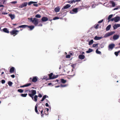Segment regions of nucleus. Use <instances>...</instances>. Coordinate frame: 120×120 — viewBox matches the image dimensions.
I'll list each match as a JSON object with an SVG mask.
<instances>
[{"instance_id":"nucleus-1","label":"nucleus","mask_w":120,"mask_h":120,"mask_svg":"<svg viewBox=\"0 0 120 120\" xmlns=\"http://www.w3.org/2000/svg\"><path fill=\"white\" fill-rule=\"evenodd\" d=\"M28 91L30 93H31V94L29 93L28 95L30 97L32 98V99H33L34 98L33 96H34V95H35L36 93V90H25V93H26Z\"/></svg>"},{"instance_id":"nucleus-2","label":"nucleus","mask_w":120,"mask_h":120,"mask_svg":"<svg viewBox=\"0 0 120 120\" xmlns=\"http://www.w3.org/2000/svg\"><path fill=\"white\" fill-rule=\"evenodd\" d=\"M28 19L30 20V21L35 26H37L38 23V19L36 18H34L33 19V18H28Z\"/></svg>"},{"instance_id":"nucleus-3","label":"nucleus","mask_w":120,"mask_h":120,"mask_svg":"<svg viewBox=\"0 0 120 120\" xmlns=\"http://www.w3.org/2000/svg\"><path fill=\"white\" fill-rule=\"evenodd\" d=\"M19 31V30H16L13 29L10 32V33L11 35H13V36H15L18 34Z\"/></svg>"},{"instance_id":"nucleus-4","label":"nucleus","mask_w":120,"mask_h":120,"mask_svg":"<svg viewBox=\"0 0 120 120\" xmlns=\"http://www.w3.org/2000/svg\"><path fill=\"white\" fill-rule=\"evenodd\" d=\"M53 75L52 73H50L49 75V79H52L57 78L58 77V75Z\"/></svg>"},{"instance_id":"nucleus-5","label":"nucleus","mask_w":120,"mask_h":120,"mask_svg":"<svg viewBox=\"0 0 120 120\" xmlns=\"http://www.w3.org/2000/svg\"><path fill=\"white\" fill-rule=\"evenodd\" d=\"M115 32L114 31L109 32L105 34V35L104 36V37L105 38L107 37L112 35Z\"/></svg>"},{"instance_id":"nucleus-6","label":"nucleus","mask_w":120,"mask_h":120,"mask_svg":"<svg viewBox=\"0 0 120 120\" xmlns=\"http://www.w3.org/2000/svg\"><path fill=\"white\" fill-rule=\"evenodd\" d=\"M30 81H32L33 82H35L38 81V79L37 77L35 76L33 77V78H30Z\"/></svg>"},{"instance_id":"nucleus-7","label":"nucleus","mask_w":120,"mask_h":120,"mask_svg":"<svg viewBox=\"0 0 120 120\" xmlns=\"http://www.w3.org/2000/svg\"><path fill=\"white\" fill-rule=\"evenodd\" d=\"M27 2H25L24 3L22 4L21 5L19 6V8H22L24 7H26L27 5Z\"/></svg>"},{"instance_id":"nucleus-8","label":"nucleus","mask_w":120,"mask_h":120,"mask_svg":"<svg viewBox=\"0 0 120 120\" xmlns=\"http://www.w3.org/2000/svg\"><path fill=\"white\" fill-rule=\"evenodd\" d=\"M120 27V24H115L113 26V27L114 30L116 29L117 28Z\"/></svg>"},{"instance_id":"nucleus-9","label":"nucleus","mask_w":120,"mask_h":120,"mask_svg":"<svg viewBox=\"0 0 120 120\" xmlns=\"http://www.w3.org/2000/svg\"><path fill=\"white\" fill-rule=\"evenodd\" d=\"M41 20L43 22H45L48 20V19L47 17H43L41 19Z\"/></svg>"},{"instance_id":"nucleus-10","label":"nucleus","mask_w":120,"mask_h":120,"mask_svg":"<svg viewBox=\"0 0 120 120\" xmlns=\"http://www.w3.org/2000/svg\"><path fill=\"white\" fill-rule=\"evenodd\" d=\"M73 12H74L75 13H76L78 12V8H76L73 9H72V11H70V13L72 14L73 13Z\"/></svg>"},{"instance_id":"nucleus-11","label":"nucleus","mask_w":120,"mask_h":120,"mask_svg":"<svg viewBox=\"0 0 120 120\" xmlns=\"http://www.w3.org/2000/svg\"><path fill=\"white\" fill-rule=\"evenodd\" d=\"M120 19V17L116 16L114 17V22H117L119 21Z\"/></svg>"},{"instance_id":"nucleus-12","label":"nucleus","mask_w":120,"mask_h":120,"mask_svg":"<svg viewBox=\"0 0 120 120\" xmlns=\"http://www.w3.org/2000/svg\"><path fill=\"white\" fill-rule=\"evenodd\" d=\"M1 30V31L3 30L4 32L7 33H9L10 32L9 31L7 28H4L3 30Z\"/></svg>"},{"instance_id":"nucleus-13","label":"nucleus","mask_w":120,"mask_h":120,"mask_svg":"<svg viewBox=\"0 0 120 120\" xmlns=\"http://www.w3.org/2000/svg\"><path fill=\"white\" fill-rule=\"evenodd\" d=\"M103 37H98L97 36H95L94 38V39L95 40H99L102 38Z\"/></svg>"},{"instance_id":"nucleus-14","label":"nucleus","mask_w":120,"mask_h":120,"mask_svg":"<svg viewBox=\"0 0 120 120\" xmlns=\"http://www.w3.org/2000/svg\"><path fill=\"white\" fill-rule=\"evenodd\" d=\"M71 6V5L70 4H67L65 6H64V7L62 8V9H67L68 8L70 7Z\"/></svg>"},{"instance_id":"nucleus-15","label":"nucleus","mask_w":120,"mask_h":120,"mask_svg":"<svg viewBox=\"0 0 120 120\" xmlns=\"http://www.w3.org/2000/svg\"><path fill=\"white\" fill-rule=\"evenodd\" d=\"M85 57V56L82 55H79L78 56L79 58L81 60L84 59Z\"/></svg>"},{"instance_id":"nucleus-16","label":"nucleus","mask_w":120,"mask_h":120,"mask_svg":"<svg viewBox=\"0 0 120 120\" xmlns=\"http://www.w3.org/2000/svg\"><path fill=\"white\" fill-rule=\"evenodd\" d=\"M115 45L113 44H111L109 45V49H112L115 47Z\"/></svg>"},{"instance_id":"nucleus-17","label":"nucleus","mask_w":120,"mask_h":120,"mask_svg":"<svg viewBox=\"0 0 120 120\" xmlns=\"http://www.w3.org/2000/svg\"><path fill=\"white\" fill-rule=\"evenodd\" d=\"M119 36L117 35H115L113 37V39L114 40H116L119 38Z\"/></svg>"},{"instance_id":"nucleus-18","label":"nucleus","mask_w":120,"mask_h":120,"mask_svg":"<svg viewBox=\"0 0 120 120\" xmlns=\"http://www.w3.org/2000/svg\"><path fill=\"white\" fill-rule=\"evenodd\" d=\"M60 9V7H57L55 8L54 10L56 12H57L59 11Z\"/></svg>"},{"instance_id":"nucleus-19","label":"nucleus","mask_w":120,"mask_h":120,"mask_svg":"<svg viewBox=\"0 0 120 120\" xmlns=\"http://www.w3.org/2000/svg\"><path fill=\"white\" fill-rule=\"evenodd\" d=\"M31 85V83H28L22 86H20L21 87H25Z\"/></svg>"},{"instance_id":"nucleus-20","label":"nucleus","mask_w":120,"mask_h":120,"mask_svg":"<svg viewBox=\"0 0 120 120\" xmlns=\"http://www.w3.org/2000/svg\"><path fill=\"white\" fill-rule=\"evenodd\" d=\"M30 28V30H33L34 28V26H28L27 25V27Z\"/></svg>"},{"instance_id":"nucleus-21","label":"nucleus","mask_w":120,"mask_h":120,"mask_svg":"<svg viewBox=\"0 0 120 120\" xmlns=\"http://www.w3.org/2000/svg\"><path fill=\"white\" fill-rule=\"evenodd\" d=\"M9 16L10 17L11 19L12 20L15 18V16L14 15L12 14H9Z\"/></svg>"},{"instance_id":"nucleus-22","label":"nucleus","mask_w":120,"mask_h":120,"mask_svg":"<svg viewBox=\"0 0 120 120\" xmlns=\"http://www.w3.org/2000/svg\"><path fill=\"white\" fill-rule=\"evenodd\" d=\"M27 25H23L21 26H19L17 27V28H25L27 27Z\"/></svg>"},{"instance_id":"nucleus-23","label":"nucleus","mask_w":120,"mask_h":120,"mask_svg":"<svg viewBox=\"0 0 120 120\" xmlns=\"http://www.w3.org/2000/svg\"><path fill=\"white\" fill-rule=\"evenodd\" d=\"M15 68L14 67H12L10 69V72L12 73H13L14 71Z\"/></svg>"},{"instance_id":"nucleus-24","label":"nucleus","mask_w":120,"mask_h":120,"mask_svg":"<svg viewBox=\"0 0 120 120\" xmlns=\"http://www.w3.org/2000/svg\"><path fill=\"white\" fill-rule=\"evenodd\" d=\"M111 25H108L106 28V31H108L111 28Z\"/></svg>"},{"instance_id":"nucleus-25","label":"nucleus","mask_w":120,"mask_h":120,"mask_svg":"<svg viewBox=\"0 0 120 120\" xmlns=\"http://www.w3.org/2000/svg\"><path fill=\"white\" fill-rule=\"evenodd\" d=\"M38 97V96L37 95H35L34 98L32 99L35 101H36L37 100V98Z\"/></svg>"},{"instance_id":"nucleus-26","label":"nucleus","mask_w":120,"mask_h":120,"mask_svg":"<svg viewBox=\"0 0 120 120\" xmlns=\"http://www.w3.org/2000/svg\"><path fill=\"white\" fill-rule=\"evenodd\" d=\"M93 51V50L90 48H89L88 50L86 51V52L87 53H89Z\"/></svg>"},{"instance_id":"nucleus-27","label":"nucleus","mask_w":120,"mask_h":120,"mask_svg":"<svg viewBox=\"0 0 120 120\" xmlns=\"http://www.w3.org/2000/svg\"><path fill=\"white\" fill-rule=\"evenodd\" d=\"M37 3V2H33L32 1H30L29 2L28 4V5H30L31 4H35V3Z\"/></svg>"},{"instance_id":"nucleus-28","label":"nucleus","mask_w":120,"mask_h":120,"mask_svg":"<svg viewBox=\"0 0 120 120\" xmlns=\"http://www.w3.org/2000/svg\"><path fill=\"white\" fill-rule=\"evenodd\" d=\"M60 81L61 82L63 83H65L67 82L66 80H64V79H61Z\"/></svg>"},{"instance_id":"nucleus-29","label":"nucleus","mask_w":120,"mask_h":120,"mask_svg":"<svg viewBox=\"0 0 120 120\" xmlns=\"http://www.w3.org/2000/svg\"><path fill=\"white\" fill-rule=\"evenodd\" d=\"M119 53L120 54V50L118 51L117 52H114L116 56H118Z\"/></svg>"},{"instance_id":"nucleus-30","label":"nucleus","mask_w":120,"mask_h":120,"mask_svg":"<svg viewBox=\"0 0 120 120\" xmlns=\"http://www.w3.org/2000/svg\"><path fill=\"white\" fill-rule=\"evenodd\" d=\"M47 96L46 95H45L43 96L41 100V101H43L46 98Z\"/></svg>"},{"instance_id":"nucleus-31","label":"nucleus","mask_w":120,"mask_h":120,"mask_svg":"<svg viewBox=\"0 0 120 120\" xmlns=\"http://www.w3.org/2000/svg\"><path fill=\"white\" fill-rule=\"evenodd\" d=\"M93 40H91L89 42V45H92L93 43Z\"/></svg>"},{"instance_id":"nucleus-32","label":"nucleus","mask_w":120,"mask_h":120,"mask_svg":"<svg viewBox=\"0 0 120 120\" xmlns=\"http://www.w3.org/2000/svg\"><path fill=\"white\" fill-rule=\"evenodd\" d=\"M27 95V94H22L21 95V96L23 97H26Z\"/></svg>"},{"instance_id":"nucleus-33","label":"nucleus","mask_w":120,"mask_h":120,"mask_svg":"<svg viewBox=\"0 0 120 120\" xmlns=\"http://www.w3.org/2000/svg\"><path fill=\"white\" fill-rule=\"evenodd\" d=\"M8 84L9 86H11L13 84V83L10 81H9L8 82Z\"/></svg>"},{"instance_id":"nucleus-34","label":"nucleus","mask_w":120,"mask_h":120,"mask_svg":"<svg viewBox=\"0 0 120 120\" xmlns=\"http://www.w3.org/2000/svg\"><path fill=\"white\" fill-rule=\"evenodd\" d=\"M96 53L98 54H100L101 53V52L100 51H99L98 50V49H97L96 51Z\"/></svg>"},{"instance_id":"nucleus-35","label":"nucleus","mask_w":120,"mask_h":120,"mask_svg":"<svg viewBox=\"0 0 120 120\" xmlns=\"http://www.w3.org/2000/svg\"><path fill=\"white\" fill-rule=\"evenodd\" d=\"M23 90H22V89H19L18 90V92L20 93H22L23 92Z\"/></svg>"},{"instance_id":"nucleus-36","label":"nucleus","mask_w":120,"mask_h":120,"mask_svg":"<svg viewBox=\"0 0 120 120\" xmlns=\"http://www.w3.org/2000/svg\"><path fill=\"white\" fill-rule=\"evenodd\" d=\"M111 3L112 4V6L113 7H114L115 6V3L113 1H111Z\"/></svg>"},{"instance_id":"nucleus-37","label":"nucleus","mask_w":120,"mask_h":120,"mask_svg":"<svg viewBox=\"0 0 120 120\" xmlns=\"http://www.w3.org/2000/svg\"><path fill=\"white\" fill-rule=\"evenodd\" d=\"M98 44H94L93 45V47H98Z\"/></svg>"},{"instance_id":"nucleus-38","label":"nucleus","mask_w":120,"mask_h":120,"mask_svg":"<svg viewBox=\"0 0 120 120\" xmlns=\"http://www.w3.org/2000/svg\"><path fill=\"white\" fill-rule=\"evenodd\" d=\"M35 17L37 18H41V16L40 15L38 14L35 15Z\"/></svg>"},{"instance_id":"nucleus-39","label":"nucleus","mask_w":120,"mask_h":120,"mask_svg":"<svg viewBox=\"0 0 120 120\" xmlns=\"http://www.w3.org/2000/svg\"><path fill=\"white\" fill-rule=\"evenodd\" d=\"M112 14L110 15H109L108 18V20H110L112 18Z\"/></svg>"},{"instance_id":"nucleus-40","label":"nucleus","mask_w":120,"mask_h":120,"mask_svg":"<svg viewBox=\"0 0 120 120\" xmlns=\"http://www.w3.org/2000/svg\"><path fill=\"white\" fill-rule=\"evenodd\" d=\"M99 26V25L98 24H97L96 25H95V28L96 29H98V27Z\"/></svg>"},{"instance_id":"nucleus-41","label":"nucleus","mask_w":120,"mask_h":120,"mask_svg":"<svg viewBox=\"0 0 120 120\" xmlns=\"http://www.w3.org/2000/svg\"><path fill=\"white\" fill-rule=\"evenodd\" d=\"M59 19V18L58 17H54L53 19L54 20H56V19Z\"/></svg>"},{"instance_id":"nucleus-42","label":"nucleus","mask_w":120,"mask_h":120,"mask_svg":"<svg viewBox=\"0 0 120 120\" xmlns=\"http://www.w3.org/2000/svg\"><path fill=\"white\" fill-rule=\"evenodd\" d=\"M66 57L67 58H69L71 56L70 55H66Z\"/></svg>"},{"instance_id":"nucleus-43","label":"nucleus","mask_w":120,"mask_h":120,"mask_svg":"<svg viewBox=\"0 0 120 120\" xmlns=\"http://www.w3.org/2000/svg\"><path fill=\"white\" fill-rule=\"evenodd\" d=\"M37 108H38V105H36L35 106V111L36 110H37Z\"/></svg>"},{"instance_id":"nucleus-44","label":"nucleus","mask_w":120,"mask_h":120,"mask_svg":"<svg viewBox=\"0 0 120 120\" xmlns=\"http://www.w3.org/2000/svg\"><path fill=\"white\" fill-rule=\"evenodd\" d=\"M1 82L2 84H4L5 82V81L4 80H2Z\"/></svg>"},{"instance_id":"nucleus-45","label":"nucleus","mask_w":120,"mask_h":120,"mask_svg":"<svg viewBox=\"0 0 120 120\" xmlns=\"http://www.w3.org/2000/svg\"><path fill=\"white\" fill-rule=\"evenodd\" d=\"M17 2L16 1H14L11 2V3L13 4H15L17 3Z\"/></svg>"},{"instance_id":"nucleus-46","label":"nucleus","mask_w":120,"mask_h":120,"mask_svg":"<svg viewBox=\"0 0 120 120\" xmlns=\"http://www.w3.org/2000/svg\"><path fill=\"white\" fill-rule=\"evenodd\" d=\"M103 19H102L101 20L99 21L98 22V23H101L103 22Z\"/></svg>"},{"instance_id":"nucleus-47","label":"nucleus","mask_w":120,"mask_h":120,"mask_svg":"<svg viewBox=\"0 0 120 120\" xmlns=\"http://www.w3.org/2000/svg\"><path fill=\"white\" fill-rule=\"evenodd\" d=\"M38 97L40 98H41L42 97V95L40 94H38Z\"/></svg>"},{"instance_id":"nucleus-48","label":"nucleus","mask_w":120,"mask_h":120,"mask_svg":"<svg viewBox=\"0 0 120 120\" xmlns=\"http://www.w3.org/2000/svg\"><path fill=\"white\" fill-rule=\"evenodd\" d=\"M11 76L12 77V78H14L15 77V76L14 75H11Z\"/></svg>"},{"instance_id":"nucleus-49","label":"nucleus","mask_w":120,"mask_h":120,"mask_svg":"<svg viewBox=\"0 0 120 120\" xmlns=\"http://www.w3.org/2000/svg\"><path fill=\"white\" fill-rule=\"evenodd\" d=\"M119 8L118 7H117L116 8H114L113 9V10H117Z\"/></svg>"},{"instance_id":"nucleus-50","label":"nucleus","mask_w":120,"mask_h":120,"mask_svg":"<svg viewBox=\"0 0 120 120\" xmlns=\"http://www.w3.org/2000/svg\"><path fill=\"white\" fill-rule=\"evenodd\" d=\"M42 109L41 107H40V108H39L38 109V110L40 111H41V110H42Z\"/></svg>"},{"instance_id":"nucleus-51","label":"nucleus","mask_w":120,"mask_h":120,"mask_svg":"<svg viewBox=\"0 0 120 120\" xmlns=\"http://www.w3.org/2000/svg\"><path fill=\"white\" fill-rule=\"evenodd\" d=\"M2 14L3 15H7L8 14V13H4L3 12L2 13Z\"/></svg>"},{"instance_id":"nucleus-52","label":"nucleus","mask_w":120,"mask_h":120,"mask_svg":"<svg viewBox=\"0 0 120 120\" xmlns=\"http://www.w3.org/2000/svg\"><path fill=\"white\" fill-rule=\"evenodd\" d=\"M4 7V6L3 5H0V7ZM3 8H1L0 9V11L1 10V9H3Z\"/></svg>"},{"instance_id":"nucleus-53","label":"nucleus","mask_w":120,"mask_h":120,"mask_svg":"<svg viewBox=\"0 0 120 120\" xmlns=\"http://www.w3.org/2000/svg\"><path fill=\"white\" fill-rule=\"evenodd\" d=\"M40 112H41V116H42L43 115V114H42V112H43V110L42 109V110H41V111Z\"/></svg>"},{"instance_id":"nucleus-54","label":"nucleus","mask_w":120,"mask_h":120,"mask_svg":"<svg viewBox=\"0 0 120 120\" xmlns=\"http://www.w3.org/2000/svg\"><path fill=\"white\" fill-rule=\"evenodd\" d=\"M61 85V86L62 87H65L67 86V85Z\"/></svg>"},{"instance_id":"nucleus-55","label":"nucleus","mask_w":120,"mask_h":120,"mask_svg":"<svg viewBox=\"0 0 120 120\" xmlns=\"http://www.w3.org/2000/svg\"><path fill=\"white\" fill-rule=\"evenodd\" d=\"M35 112H36L38 114H39V112L38 111V110H35Z\"/></svg>"},{"instance_id":"nucleus-56","label":"nucleus","mask_w":120,"mask_h":120,"mask_svg":"<svg viewBox=\"0 0 120 120\" xmlns=\"http://www.w3.org/2000/svg\"><path fill=\"white\" fill-rule=\"evenodd\" d=\"M45 106L47 107H48L49 106L48 104L47 103H46L45 104Z\"/></svg>"},{"instance_id":"nucleus-57","label":"nucleus","mask_w":120,"mask_h":120,"mask_svg":"<svg viewBox=\"0 0 120 120\" xmlns=\"http://www.w3.org/2000/svg\"><path fill=\"white\" fill-rule=\"evenodd\" d=\"M69 1L68 2V3H69L71 4V3H72V0L70 1Z\"/></svg>"},{"instance_id":"nucleus-58","label":"nucleus","mask_w":120,"mask_h":120,"mask_svg":"<svg viewBox=\"0 0 120 120\" xmlns=\"http://www.w3.org/2000/svg\"><path fill=\"white\" fill-rule=\"evenodd\" d=\"M111 20L112 21H114V17Z\"/></svg>"},{"instance_id":"nucleus-59","label":"nucleus","mask_w":120,"mask_h":120,"mask_svg":"<svg viewBox=\"0 0 120 120\" xmlns=\"http://www.w3.org/2000/svg\"><path fill=\"white\" fill-rule=\"evenodd\" d=\"M33 5L34 6H35L36 7H37L38 6V4H33Z\"/></svg>"},{"instance_id":"nucleus-60","label":"nucleus","mask_w":120,"mask_h":120,"mask_svg":"<svg viewBox=\"0 0 120 120\" xmlns=\"http://www.w3.org/2000/svg\"><path fill=\"white\" fill-rule=\"evenodd\" d=\"M76 0V2H79L80 1H81V0Z\"/></svg>"},{"instance_id":"nucleus-61","label":"nucleus","mask_w":120,"mask_h":120,"mask_svg":"<svg viewBox=\"0 0 120 120\" xmlns=\"http://www.w3.org/2000/svg\"><path fill=\"white\" fill-rule=\"evenodd\" d=\"M44 113L46 115H47L48 114H47L46 113V111H44Z\"/></svg>"},{"instance_id":"nucleus-62","label":"nucleus","mask_w":120,"mask_h":120,"mask_svg":"<svg viewBox=\"0 0 120 120\" xmlns=\"http://www.w3.org/2000/svg\"><path fill=\"white\" fill-rule=\"evenodd\" d=\"M72 3H73V2H74V3H75L76 2V0H72Z\"/></svg>"},{"instance_id":"nucleus-63","label":"nucleus","mask_w":120,"mask_h":120,"mask_svg":"<svg viewBox=\"0 0 120 120\" xmlns=\"http://www.w3.org/2000/svg\"><path fill=\"white\" fill-rule=\"evenodd\" d=\"M71 66L73 67L74 68V65L72 64V65H71Z\"/></svg>"},{"instance_id":"nucleus-64","label":"nucleus","mask_w":120,"mask_h":120,"mask_svg":"<svg viewBox=\"0 0 120 120\" xmlns=\"http://www.w3.org/2000/svg\"><path fill=\"white\" fill-rule=\"evenodd\" d=\"M52 84V83H49L48 84V85H51Z\"/></svg>"}]
</instances>
